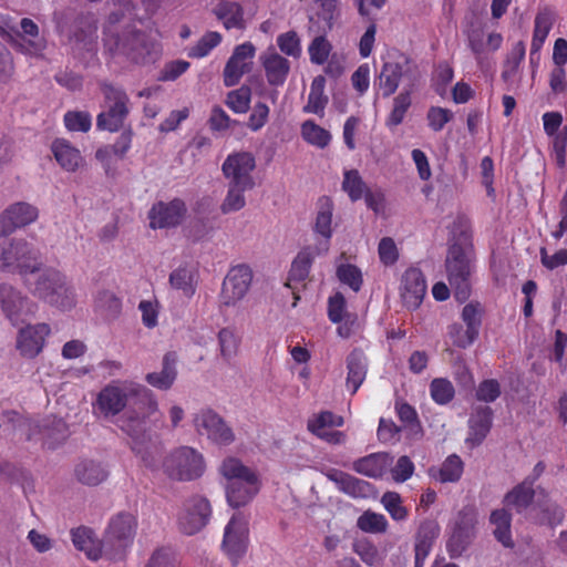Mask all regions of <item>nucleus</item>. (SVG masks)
<instances>
[{
    "label": "nucleus",
    "instance_id": "obj_1",
    "mask_svg": "<svg viewBox=\"0 0 567 567\" xmlns=\"http://www.w3.org/2000/svg\"><path fill=\"white\" fill-rule=\"evenodd\" d=\"M130 399L135 400L134 408L117 420V426L131 437L132 451L147 467L153 468L150 440L146 436V420L158 412V402L153 391L134 381H112L101 389L92 406L97 415L110 419L123 412Z\"/></svg>",
    "mask_w": 567,
    "mask_h": 567
},
{
    "label": "nucleus",
    "instance_id": "obj_2",
    "mask_svg": "<svg viewBox=\"0 0 567 567\" xmlns=\"http://www.w3.org/2000/svg\"><path fill=\"white\" fill-rule=\"evenodd\" d=\"M32 280L28 276L23 282L29 291L40 300L62 310H70L76 305V292L66 276L60 270L48 267L35 272Z\"/></svg>",
    "mask_w": 567,
    "mask_h": 567
},
{
    "label": "nucleus",
    "instance_id": "obj_3",
    "mask_svg": "<svg viewBox=\"0 0 567 567\" xmlns=\"http://www.w3.org/2000/svg\"><path fill=\"white\" fill-rule=\"evenodd\" d=\"M475 255L472 243L464 238L462 243L453 244L446 257V271L451 287L458 301H465L470 296V277L473 271Z\"/></svg>",
    "mask_w": 567,
    "mask_h": 567
},
{
    "label": "nucleus",
    "instance_id": "obj_4",
    "mask_svg": "<svg viewBox=\"0 0 567 567\" xmlns=\"http://www.w3.org/2000/svg\"><path fill=\"white\" fill-rule=\"evenodd\" d=\"M41 261L38 249L23 238L0 241V270L17 272L23 277L40 270Z\"/></svg>",
    "mask_w": 567,
    "mask_h": 567
},
{
    "label": "nucleus",
    "instance_id": "obj_5",
    "mask_svg": "<svg viewBox=\"0 0 567 567\" xmlns=\"http://www.w3.org/2000/svg\"><path fill=\"white\" fill-rule=\"evenodd\" d=\"M163 473L172 481L192 482L206 472V461L197 449L183 445L173 449L163 460Z\"/></svg>",
    "mask_w": 567,
    "mask_h": 567
},
{
    "label": "nucleus",
    "instance_id": "obj_6",
    "mask_svg": "<svg viewBox=\"0 0 567 567\" xmlns=\"http://www.w3.org/2000/svg\"><path fill=\"white\" fill-rule=\"evenodd\" d=\"M104 47L113 55H124L140 63L155 51L156 44L146 39V35L134 29H125L121 33L112 25L107 27L104 37Z\"/></svg>",
    "mask_w": 567,
    "mask_h": 567
},
{
    "label": "nucleus",
    "instance_id": "obj_7",
    "mask_svg": "<svg viewBox=\"0 0 567 567\" xmlns=\"http://www.w3.org/2000/svg\"><path fill=\"white\" fill-rule=\"evenodd\" d=\"M101 90L105 111L97 115L96 126L102 131L117 132L130 113V99L121 87L109 83H103Z\"/></svg>",
    "mask_w": 567,
    "mask_h": 567
},
{
    "label": "nucleus",
    "instance_id": "obj_8",
    "mask_svg": "<svg viewBox=\"0 0 567 567\" xmlns=\"http://www.w3.org/2000/svg\"><path fill=\"white\" fill-rule=\"evenodd\" d=\"M193 426L199 436L218 446H228L236 440L233 429L212 409H202L194 413Z\"/></svg>",
    "mask_w": 567,
    "mask_h": 567
},
{
    "label": "nucleus",
    "instance_id": "obj_9",
    "mask_svg": "<svg viewBox=\"0 0 567 567\" xmlns=\"http://www.w3.org/2000/svg\"><path fill=\"white\" fill-rule=\"evenodd\" d=\"M20 30L9 22L0 24V35L20 52L39 55L45 48V41L39 37L38 25L28 18L20 21Z\"/></svg>",
    "mask_w": 567,
    "mask_h": 567
},
{
    "label": "nucleus",
    "instance_id": "obj_10",
    "mask_svg": "<svg viewBox=\"0 0 567 567\" xmlns=\"http://www.w3.org/2000/svg\"><path fill=\"white\" fill-rule=\"evenodd\" d=\"M212 506L202 495H193L184 501L177 513L179 529L186 535H194L202 530L209 522Z\"/></svg>",
    "mask_w": 567,
    "mask_h": 567
},
{
    "label": "nucleus",
    "instance_id": "obj_11",
    "mask_svg": "<svg viewBox=\"0 0 567 567\" xmlns=\"http://www.w3.org/2000/svg\"><path fill=\"white\" fill-rule=\"evenodd\" d=\"M0 308L4 317L17 326L24 318L33 316L37 305L10 284H0Z\"/></svg>",
    "mask_w": 567,
    "mask_h": 567
},
{
    "label": "nucleus",
    "instance_id": "obj_12",
    "mask_svg": "<svg viewBox=\"0 0 567 567\" xmlns=\"http://www.w3.org/2000/svg\"><path fill=\"white\" fill-rule=\"evenodd\" d=\"M252 271L246 265H237L227 272L220 291V303L225 307L237 306L249 291Z\"/></svg>",
    "mask_w": 567,
    "mask_h": 567
},
{
    "label": "nucleus",
    "instance_id": "obj_13",
    "mask_svg": "<svg viewBox=\"0 0 567 567\" xmlns=\"http://www.w3.org/2000/svg\"><path fill=\"white\" fill-rule=\"evenodd\" d=\"M255 168V157L248 152L229 154L221 166L227 183L249 188L255 186L252 176Z\"/></svg>",
    "mask_w": 567,
    "mask_h": 567
},
{
    "label": "nucleus",
    "instance_id": "obj_14",
    "mask_svg": "<svg viewBox=\"0 0 567 567\" xmlns=\"http://www.w3.org/2000/svg\"><path fill=\"white\" fill-rule=\"evenodd\" d=\"M248 545L247 520L241 514H234L225 527L223 549L236 564L246 553Z\"/></svg>",
    "mask_w": 567,
    "mask_h": 567
},
{
    "label": "nucleus",
    "instance_id": "obj_15",
    "mask_svg": "<svg viewBox=\"0 0 567 567\" xmlns=\"http://www.w3.org/2000/svg\"><path fill=\"white\" fill-rule=\"evenodd\" d=\"M39 217V209L27 202L10 204L0 214V237H7L17 229L33 224Z\"/></svg>",
    "mask_w": 567,
    "mask_h": 567
},
{
    "label": "nucleus",
    "instance_id": "obj_16",
    "mask_svg": "<svg viewBox=\"0 0 567 567\" xmlns=\"http://www.w3.org/2000/svg\"><path fill=\"white\" fill-rule=\"evenodd\" d=\"M255 54L256 48L251 42H245L235 47L223 73L226 86L238 84L244 74L251 71Z\"/></svg>",
    "mask_w": 567,
    "mask_h": 567
},
{
    "label": "nucleus",
    "instance_id": "obj_17",
    "mask_svg": "<svg viewBox=\"0 0 567 567\" xmlns=\"http://www.w3.org/2000/svg\"><path fill=\"white\" fill-rule=\"evenodd\" d=\"M50 333L48 323L27 324L17 333L16 349L23 358L33 359L42 352Z\"/></svg>",
    "mask_w": 567,
    "mask_h": 567
},
{
    "label": "nucleus",
    "instance_id": "obj_18",
    "mask_svg": "<svg viewBox=\"0 0 567 567\" xmlns=\"http://www.w3.org/2000/svg\"><path fill=\"white\" fill-rule=\"evenodd\" d=\"M476 523L477 515L473 507H464L458 512L447 544L452 556L460 555L468 545L474 536Z\"/></svg>",
    "mask_w": 567,
    "mask_h": 567
},
{
    "label": "nucleus",
    "instance_id": "obj_19",
    "mask_svg": "<svg viewBox=\"0 0 567 567\" xmlns=\"http://www.w3.org/2000/svg\"><path fill=\"white\" fill-rule=\"evenodd\" d=\"M544 131L550 138L551 156L558 167L566 165L567 127L559 132L563 125V115L557 111L546 112L542 116Z\"/></svg>",
    "mask_w": 567,
    "mask_h": 567
},
{
    "label": "nucleus",
    "instance_id": "obj_20",
    "mask_svg": "<svg viewBox=\"0 0 567 567\" xmlns=\"http://www.w3.org/2000/svg\"><path fill=\"white\" fill-rule=\"evenodd\" d=\"M136 530V518L128 513H120L114 516L105 533V546L110 545L122 551L132 543Z\"/></svg>",
    "mask_w": 567,
    "mask_h": 567
},
{
    "label": "nucleus",
    "instance_id": "obj_21",
    "mask_svg": "<svg viewBox=\"0 0 567 567\" xmlns=\"http://www.w3.org/2000/svg\"><path fill=\"white\" fill-rule=\"evenodd\" d=\"M186 213L183 200L173 199L169 203L159 202L148 213L150 226L153 229L177 226Z\"/></svg>",
    "mask_w": 567,
    "mask_h": 567
},
{
    "label": "nucleus",
    "instance_id": "obj_22",
    "mask_svg": "<svg viewBox=\"0 0 567 567\" xmlns=\"http://www.w3.org/2000/svg\"><path fill=\"white\" fill-rule=\"evenodd\" d=\"M400 290L405 307L416 309L426 293V281L421 270L417 268L406 269L402 276Z\"/></svg>",
    "mask_w": 567,
    "mask_h": 567
},
{
    "label": "nucleus",
    "instance_id": "obj_23",
    "mask_svg": "<svg viewBox=\"0 0 567 567\" xmlns=\"http://www.w3.org/2000/svg\"><path fill=\"white\" fill-rule=\"evenodd\" d=\"M259 60L265 70L268 83L272 86L284 85L290 71L289 61L280 55L272 47L261 53Z\"/></svg>",
    "mask_w": 567,
    "mask_h": 567
},
{
    "label": "nucleus",
    "instance_id": "obj_24",
    "mask_svg": "<svg viewBox=\"0 0 567 567\" xmlns=\"http://www.w3.org/2000/svg\"><path fill=\"white\" fill-rule=\"evenodd\" d=\"M217 471L223 480V485L239 481L250 483L252 478L260 477V474L256 468L246 465L239 457L234 455L224 457L218 465Z\"/></svg>",
    "mask_w": 567,
    "mask_h": 567
},
{
    "label": "nucleus",
    "instance_id": "obj_25",
    "mask_svg": "<svg viewBox=\"0 0 567 567\" xmlns=\"http://www.w3.org/2000/svg\"><path fill=\"white\" fill-rule=\"evenodd\" d=\"M226 501L233 508H239L249 504L261 488V477L252 478L250 483L236 482L224 484Z\"/></svg>",
    "mask_w": 567,
    "mask_h": 567
},
{
    "label": "nucleus",
    "instance_id": "obj_26",
    "mask_svg": "<svg viewBox=\"0 0 567 567\" xmlns=\"http://www.w3.org/2000/svg\"><path fill=\"white\" fill-rule=\"evenodd\" d=\"M393 457L388 453H373L353 462L352 468L364 476L379 478L388 472Z\"/></svg>",
    "mask_w": 567,
    "mask_h": 567
},
{
    "label": "nucleus",
    "instance_id": "obj_27",
    "mask_svg": "<svg viewBox=\"0 0 567 567\" xmlns=\"http://www.w3.org/2000/svg\"><path fill=\"white\" fill-rule=\"evenodd\" d=\"M51 152L66 172H75L83 162L81 152L65 138H55L51 144Z\"/></svg>",
    "mask_w": 567,
    "mask_h": 567
},
{
    "label": "nucleus",
    "instance_id": "obj_28",
    "mask_svg": "<svg viewBox=\"0 0 567 567\" xmlns=\"http://www.w3.org/2000/svg\"><path fill=\"white\" fill-rule=\"evenodd\" d=\"M483 307L478 302H470L462 310V320L466 324L465 337L456 339V347L466 348L471 346L478 336L482 322Z\"/></svg>",
    "mask_w": 567,
    "mask_h": 567
},
{
    "label": "nucleus",
    "instance_id": "obj_29",
    "mask_svg": "<svg viewBox=\"0 0 567 567\" xmlns=\"http://www.w3.org/2000/svg\"><path fill=\"white\" fill-rule=\"evenodd\" d=\"M332 210L333 205L329 198H321L316 218L315 230L322 236L323 240L316 245L318 254H327L329 250V239L332 236Z\"/></svg>",
    "mask_w": 567,
    "mask_h": 567
},
{
    "label": "nucleus",
    "instance_id": "obj_30",
    "mask_svg": "<svg viewBox=\"0 0 567 567\" xmlns=\"http://www.w3.org/2000/svg\"><path fill=\"white\" fill-rule=\"evenodd\" d=\"M74 476L84 485L95 486L107 478L109 470L102 462L86 458L75 465Z\"/></svg>",
    "mask_w": 567,
    "mask_h": 567
},
{
    "label": "nucleus",
    "instance_id": "obj_31",
    "mask_svg": "<svg viewBox=\"0 0 567 567\" xmlns=\"http://www.w3.org/2000/svg\"><path fill=\"white\" fill-rule=\"evenodd\" d=\"M468 426L466 443L472 446L480 445L491 430L492 410L487 406L477 409L470 417Z\"/></svg>",
    "mask_w": 567,
    "mask_h": 567
},
{
    "label": "nucleus",
    "instance_id": "obj_32",
    "mask_svg": "<svg viewBox=\"0 0 567 567\" xmlns=\"http://www.w3.org/2000/svg\"><path fill=\"white\" fill-rule=\"evenodd\" d=\"M555 21V12L548 8H540L535 17L530 56L544 45Z\"/></svg>",
    "mask_w": 567,
    "mask_h": 567
},
{
    "label": "nucleus",
    "instance_id": "obj_33",
    "mask_svg": "<svg viewBox=\"0 0 567 567\" xmlns=\"http://www.w3.org/2000/svg\"><path fill=\"white\" fill-rule=\"evenodd\" d=\"M327 477L336 483L338 488L352 497H365L370 491V484L342 471L331 470Z\"/></svg>",
    "mask_w": 567,
    "mask_h": 567
},
{
    "label": "nucleus",
    "instance_id": "obj_34",
    "mask_svg": "<svg viewBox=\"0 0 567 567\" xmlns=\"http://www.w3.org/2000/svg\"><path fill=\"white\" fill-rule=\"evenodd\" d=\"M347 389L354 394L367 377L368 361L364 353L353 350L347 358Z\"/></svg>",
    "mask_w": 567,
    "mask_h": 567
},
{
    "label": "nucleus",
    "instance_id": "obj_35",
    "mask_svg": "<svg viewBox=\"0 0 567 567\" xmlns=\"http://www.w3.org/2000/svg\"><path fill=\"white\" fill-rule=\"evenodd\" d=\"M439 532L440 528L434 522H425L420 526L415 542V567H423Z\"/></svg>",
    "mask_w": 567,
    "mask_h": 567
},
{
    "label": "nucleus",
    "instance_id": "obj_36",
    "mask_svg": "<svg viewBox=\"0 0 567 567\" xmlns=\"http://www.w3.org/2000/svg\"><path fill=\"white\" fill-rule=\"evenodd\" d=\"M534 496L533 481L525 478L506 493L504 504L509 508H514L517 513H522L532 504Z\"/></svg>",
    "mask_w": 567,
    "mask_h": 567
},
{
    "label": "nucleus",
    "instance_id": "obj_37",
    "mask_svg": "<svg viewBox=\"0 0 567 567\" xmlns=\"http://www.w3.org/2000/svg\"><path fill=\"white\" fill-rule=\"evenodd\" d=\"M176 375V357L173 353H167L163 359L162 370L159 372L147 373L145 380L150 385L165 391L173 385Z\"/></svg>",
    "mask_w": 567,
    "mask_h": 567
},
{
    "label": "nucleus",
    "instance_id": "obj_38",
    "mask_svg": "<svg viewBox=\"0 0 567 567\" xmlns=\"http://www.w3.org/2000/svg\"><path fill=\"white\" fill-rule=\"evenodd\" d=\"M214 13L227 30L245 28L244 10L237 2L221 1L214 8Z\"/></svg>",
    "mask_w": 567,
    "mask_h": 567
},
{
    "label": "nucleus",
    "instance_id": "obj_39",
    "mask_svg": "<svg viewBox=\"0 0 567 567\" xmlns=\"http://www.w3.org/2000/svg\"><path fill=\"white\" fill-rule=\"evenodd\" d=\"M44 444L53 450L69 437V427L62 419L52 417L43 421L41 425Z\"/></svg>",
    "mask_w": 567,
    "mask_h": 567
},
{
    "label": "nucleus",
    "instance_id": "obj_40",
    "mask_svg": "<svg viewBox=\"0 0 567 567\" xmlns=\"http://www.w3.org/2000/svg\"><path fill=\"white\" fill-rule=\"evenodd\" d=\"M169 284L185 297L190 298L196 291L197 272L193 267H178L171 274Z\"/></svg>",
    "mask_w": 567,
    "mask_h": 567
},
{
    "label": "nucleus",
    "instance_id": "obj_41",
    "mask_svg": "<svg viewBox=\"0 0 567 567\" xmlns=\"http://www.w3.org/2000/svg\"><path fill=\"white\" fill-rule=\"evenodd\" d=\"M324 84L326 80L323 76H317L313 79L307 104L303 106L305 113L323 116L324 109L328 104V96L324 94Z\"/></svg>",
    "mask_w": 567,
    "mask_h": 567
},
{
    "label": "nucleus",
    "instance_id": "obj_42",
    "mask_svg": "<svg viewBox=\"0 0 567 567\" xmlns=\"http://www.w3.org/2000/svg\"><path fill=\"white\" fill-rule=\"evenodd\" d=\"M489 522L494 526L493 534L496 539L505 547H513L511 514L505 508L495 509L491 514Z\"/></svg>",
    "mask_w": 567,
    "mask_h": 567
},
{
    "label": "nucleus",
    "instance_id": "obj_43",
    "mask_svg": "<svg viewBox=\"0 0 567 567\" xmlns=\"http://www.w3.org/2000/svg\"><path fill=\"white\" fill-rule=\"evenodd\" d=\"M430 474L441 483L457 482L463 474V462L460 456L450 455L440 467L431 468Z\"/></svg>",
    "mask_w": 567,
    "mask_h": 567
},
{
    "label": "nucleus",
    "instance_id": "obj_44",
    "mask_svg": "<svg viewBox=\"0 0 567 567\" xmlns=\"http://www.w3.org/2000/svg\"><path fill=\"white\" fill-rule=\"evenodd\" d=\"M320 255L315 246L303 248L292 261L289 281H303L309 275L313 259Z\"/></svg>",
    "mask_w": 567,
    "mask_h": 567
},
{
    "label": "nucleus",
    "instance_id": "obj_45",
    "mask_svg": "<svg viewBox=\"0 0 567 567\" xmlns=\"http://www.w3.org/2000/svg\"><path fill=\"white\" fill-rule=\"evenodd\" d=\"M72 542L74 546L86 554V556L96 560L101 556V545L94 539L91 529L79 527L72 530Z\"/></svg>",
    "mask_w": 567,
    "mask_h": 567
},
{
    "label": "nucleus",
    "instance_id": "obj_46",
    "mask_svg": "<svg viewBox=\"0 0 567 567\" xmlns=\"http://www.w3.org/2000/svg\"><path fill=\"white\" fill-rule=\"evenodd\" d=\"M402 74L403 68L400 63L386 62L383 64L380 73V90L384 97L392 95L396 91Z\"/></svg>",
    "mask_w": 567,
    "mask_h": 567
},
{
    "label": "nucleus",
    "instance_id": "obj_47",
    "mask_svg": "<svg viewBox=\"0 0 567 567\" xmlns=\"http://www.w3.org/2000/svg\"><path fill=\"white\" fill-rule=\"evenodd\" d=\"M464 32L471 51L475 55L476 60H480L482 54L486 51L484 23L480 19L473 18L468 22Z\"/></svg>",
    "mask_w": 567,
    "mask_h": 567
},
{
    "label": "nucleus",
    "instance_id": "obj_48",
    "mask_svg": "<svg viewBox=\"0 0 567 567\" xmlns=\"http://www.w3.org/2000/svg\"><path fill=\"white\" fill-rule=\"evenodd\" d=\"M121 308V299L110 290H101L94 298V310L107 319L117 317Z\"/></svg>",
    "mask_w": 567,
    "mask_h": 567
},
{
    "label": "nucleus",
    "instance_id": "obj_49",
    "mask_svg": "<svg viewBox=\"0 0 567 567\" xmlns=\"http://www.w3.org/2000/svg\"><path fill=\"white\" fill-rule=\"evenodd\" d=\"M301 136L310 145L324 148L331 141V134L313 121H305L301 125Z\"/></svg>",
    "mask_w": 567,
    "mask_h": 567
},
{
    "label": "nucleus",
    "instance_id": "obj_50",
    "mask_svg": "<svg viewBox=\"0 0 567 567\" xmlns=\"http://www.w3.org/2000/svg\"><path fill=\"white\" fill-rule=\"evenodd\" d=\"M251 188L227 183V194L220 204L223 214H230L243 209L246 206L245 193Z\"/></svg>",
    "mask_w": 567,
    "mask_h": 567
},
{
    "label": "nucleus",
    "instance_id": "obj_51",
    "mask_svg": "<svg viewBox=\"0 0 567 567\" xmlns=\"http://www.w3.org/2000/svg\"><path fill=\"white\" fill-rule=\"evenodd\" d=\"M343 422L342 416L336 415L330 411H323L313 415L308 421V429L311 433L318 435L320 432H327L328 430L342 426Z\"/></svg>",
    "mask_w": 567,
    "mask_h": 567
},
{
    "label": "nucleus",
    "instance_id": "obj_52",
    "mask_svg": "<svg viewBox=\"0 0 567 567\" xmlns=\"http://www.w3.org/2000/svg\"><path fill=\"white\" fill-rule=\"evenodd\" d=\"M342 189L348 194L352 202L361 199L369 190L357 169L344 172Z\"/></svg>",
    "mask_w": 567,
    "mask_h": 567
},
{
    "label": "nucleus",
    "instance_id": "obj_53",
    "mask_svg": "<svg viewBox=\"0 0 567 567\" xmlns=\"http://www.w3.org/2000/svg\"><path fill=\"white\" fill-rule=\"evenodd\" d=\"M63 122L69 132L86 133L92 126V116L85 111H69L64 114Z\"/></svg>",
    "mask_w": 567,
    "mask_h": 567
},
{
    "label": "nucleus",
    "instance_id": "obj_54",
    "mask_svg": "<svg viewBox=\"0 0 567 567\" xmlns=\"http://www.w3.org/2000/svg\"><path fill=\"white\" fill-rule=\"evenodd\" d=\"M525 44L519 41L515 43L505 61L502 78L505 81L511 80L518 72L519 65L525 58Z\"/></svg>",
    "mask_w": 567,
    "mask_h": 567
},
{
    "label": "nucleus",
    "instance_id": "obj_55",
    "mask_svg": "<svg viewBox=\"0 0 567 567\" xmlns=\"http://www.w3.org/2000/svg\"><path fill=\"white\" fill-rule=\"evenodd\" d=\"M332 50L331 43L323 35L316 37L308 47L311 63L322 65L328 61Z\"/></svg>",
    "mask_w": 567,
    "mask_h": 567
},
{
    "label": "nucleus",
    "instance_id": "obj_56",
    "mask_svg": "<svg viewBox=\"0 0 567 567\" xmlns=\"http://www.w3.org/2000/svg\"><path fill=\"white\" fill-rule=\"evenodd\" d=\"M251 100L250 87L243 85L237 90H234L227 95V105L235 113H246L249 110Z\"/></svg>",
    "mask_w": 567,
    "mask_h": 567
},
{
    "label": "nucleus",
    "instance_id": "obj_57",
    "mask_svg": "<svg viewBox=\"0 0 567 567\" xmlns=\"http://www.w3.org/2000/svg\"><path fill=\"white\" fill-rule=\"evenodd\" d=\"M221 42L220 33L216 31H210L205 33L200 40L189 49L188 56L189 58H204L209 54V52L216 48Z\"/></svg>",
    "mask_w": 567,
    "mask_h": 567
},
{
    "label": "nucleus",
    "instance_id": "obj_58",
    "mask_svg": "<svg viewBox=\"0 0 567 567\" xmlns=\"http://www.w3.org/2000/svg\"><path fill=\"white\" fill-rule=\"evenodd\" d=\"M218 343L220 355L226 361H230L237 354L239 339L229 328H224L219 331Z\"/></svg>",
    "mask_w": 567,
    "mask_h": 567
},
{
    "label": "nucleus",
    "instance_id": "obj_59",
    "mask_svg": "<svg viewBox=\"0 0 567 567\" xmlns=\"http://www.w3.org/2000/svg\"><path fill=\"white\" fill-rule=\"evenodd\" d=\"M358 527L365 533H383L386 530L388 520L384 515L372 512L363 513L357 523Z\"/></svg>",
    "mask_w": 567,
    "mask_h": 567
},
{
    "label": "nucleus",
    "instance_id": "obj_60",
    "mask_svg": "<svg viewBox=\"0 0 567 567\" xmlns=\"http://www.w3.org/2000/svg\"><path fill=\"white\" fill-rule=\"evenodd\" d=\"M337 277L343 284L349 286L354 292H358L362 286V274L360 269L350 264H342L337 268Z\"/></svg>",
    "mask_w": 567,
    "mask_h": 567
},
{
    "label": "nucleus",
    "instance_id": "obj_61",
    "mask_svg": "<svg viewBox=\"0 0 567 567\" xmlns=\"http://www.w3.org/2000/svg\"><path fill=\"white\" fill-rule=\"evenodd\" d=\"M411 105L410 92H401L393 101V109L386 120L388 126H398Z\"/></svg>",
    "mask_w": 567,
    "mask_h": 567
},
{
    "label": "nucleus",
    "instance_id": "obj_62",
    "mask_svg": "<svg viewBox=\"0 0 567 567\" xmlns=\"http://www.w3.org/2000/svg\"><path fill=\"white\" fill-rule=\"evenodd\" d=\"M353 549L354 553L361 558V560L368 566L378 567L383 560V557L379 553L378 548L368 540L357 542Z\"/></svg>",
    "mask_w": 567,
    "mask_h": 567
},
{
    "label": "nucleus",
    "instance_id": "obj_63",
    "mask_svg": "<svg viewBox=\"0 0 567 567\" xmlns=\"http://www.w3.org/2000/svg\"><path fill=\"white\" fill-rule=\"evenodd\" d=\"M430 393L436 403L446 404L454 396V386L447 379H434L430 384Z\"/></svg>",
    "mask_w": 567,
    "mask_h": 567
},
{
    "label": "nucleus",
    "instance_id": "obj_64",
    "mask_svg": "<svg viewBox=\"0 0 567 567\" xmlns=\"http://www.w3.org/2000/svg\"><path fill=\"white\" fill-rule=\"evenodd\" d=\"M453 112L449 109L431 106L426 113L427 125L433 132H440L453 120Z\"/></svg>",
    "mask_w": 567,
    "mask_h": 567
}]
</instances>
